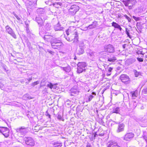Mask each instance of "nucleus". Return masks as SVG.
<instances>
[{
	"label": "nucleus",
	"instance_id": "nucleus-1",
	"mask_svg": "<svg viewBox=\"0 0 147 147\" xmlns=\"http://www.w3.org/2000/svg\"><path fill=\"white\" fill-rule=\"evenodd\" d=\"M51 44L52 47L56 49L58 47L61 46L63 43L59 38L53 37L51 40Z\"/></svg>",
	"mask_w": 147,
	"mask_h": 147
},
{
	"label": "nucleus",
	"instance_id": "nucleus-2",
	"mask_svg": "<svg viewBox=\"0 0 147 147\" xmlns=\"http://www.w3.org/2000/svg\"><path fill=\"white\" fill-rule=\"evenodd\" d=\"M104 52L101 51L98 53H97L94 51L90 50L88 52H87L88 55L92 59V60L94 61L95 59H97L98 57V56L104 54Z\"/></svg>",
	"mask_w": 147,
	"mask_h": 147
},
{
	"label": "nucleus",
	"instance_id": "nucleus-3",
	"mask_svg": "<svg viewBox=\"0 0 147 147\" xmlns=\"http://www.w3.org/2000/svg\"><path fill=\"white\" fill-rule=\"evenodd\" d=\"M77 72L78 73H80L83 71H85V67L86 66V65L85 62H79L77 64Z\"/></svg>",
	"mask_w": 147,
	"mask_h": 147
},
{
	"label": "nucleus",
	"instance_id": "nucleus-4",
	"mask_svg": "<svg viewBox=\"0 0 147 147\" xmlns=\"http://www.w3.org/2000/svg\"><path fill=\"white\" fill-rule=\"evenodd\" d=\"M122 2L125 6H128L129 9H131L132 7L136 3V0H126L123 1Z\"/></svg>",
	"mask_w": 147,
	"mask_h": 147
},
{
	"label": "nucleus",
	"instance_id": "nucleus-5",
	"mask_svg": "<svg viewBox=\"0 0 147 147\" xmlns=\"http://www.w3.org/2000/svg\"><path fill=\"white\" fill-rule=\"evenodd\" d=\"M5 32L10 34L15 39L16 38V35L12 29L9 26L7 25L5 27Z\"/></svg>",
	"mask_w": 147,
	"mask_h": 147
},
{
	"label": "nucleus",
	"instance_id": "nucleus-6",
	"mask_svg": "<svg viewBox=\"0 0 147 147\" xmlns=\"http://www.w3.org/2000/svg\"><path fill=\"white\" fill-rule=\"evenodd\" d=\"M0 132L6 138L8 137L9 136V130L6 127H0Z\"/></svg>",
	"mask_w": 147,
	"mask_h": 147
},
{
	"label": "nucleus",
	"instance_id": "nucleus-7",
	"mask_svg": "<svg viewBox=\"0 0 147 147\" xmlns=\"http://www.w3.org/2000/svg\"><path fill=\"white\" fill-rule=\"evenodd\" d=\"M120 79L121 81L125 84H128L130 81V79L128 76L125 74H122L120 77Z\"/></svg>",
	"mask_w": 147,
	"mask_h": 147
},
{
	"label": "nucleus",
	"instance_id": "nucleus-8",
	"mask_svg": "<svg viewBox=\"0 0 147 147\" xmlns=\"http://www.w3.org/2000/svg\"><path fill=\"white\" fill-rule=\"evenodd\" d=\"M104 49L105 52L110 53H113L115 51L114 47L113 45L110 44L105 45Z\"/></svg>",
	"mask_w": 147,
	"mask_h": 147
},
{
	"label": "nucleus",
	"instance_id": "nucleus-9",
	"mask_svg": "<svg viewBox=\"0 0 147 147\" xmlns=\"http://www.w3.org/2000/svg\"><path fill=\"white\" fill-rule=\"evenodd\" d=\"M79 7L76 5H72L69 9V11L72 15L75 14L79 10Z\"/></svg>",
	"mask_w": 147,
	"mask_h": 147
},
{
	"label": "nucleus",
	"instance_id": "nucleus-10",
	"mask_svg": "<svg viewBox=\"0 0 147 147\" xmlns=\"http://www.w3.org/2000/svg\"><path fill=\"white\" fill-rule=\"evenodd\" d=\"M70 40L72 41L73 40V42L75 43H77L78 41V36L77 32H74V33L71 34L69 36Z\"/></svg>",
	"mask_w": 147,
	"mask_h": 147
},
{
	"label": "nucleus",
	"instance_id": "nucleus-11",
	"mask_svg": "<svg viewBox=\"0 0 147 147\" xmlns=\"http://www.w3.org/2000/svg\"><path fill=\"white\" fill-rule=\"evenodd\" d=\"M25 140L26 144L28 145L33 146L35 144L34 140L31 137L26 138L25 139Z\"/></svg>",
	"mask_w": 147,
	"mask_h": 147
},
{
	"label": "nucleus",
	"instance_id": "nucleus-12",
	"mask_svg": "<svg viewBox=\"0 0 147 147\" xmlns=\"http://www.w3.org/2000/svg\"><path fill=\"white\" fill-rule=\"evenodd\" d=\"M28 3V6L30 8H34L36 5L37 0H26Z\"/></svg>",
	"mask_w": 147,
	"mask_h": 147
},
{
	"label": "nucleus",
	"instance_id": "nucleus-13",
	"mask_svg": "<svg viewBox=\"0 0 147 147\" xmlns=\"http://www.w3.org/2000/svg\"><path fill=\"white\" fill-rule=\"evenodd\" d=\"M134 134L132 132L127 133L124 137V140L125 141H128L131 140L134 137Z\"/></svg>",
	"mask_w": 147,
	"mask_h": 147
},
{
	"label": "nucleus",
	"instance_id": "nucleus-14",
	"mask_svg": "<svg viewBox=\"0 0 147 147\" xmlns=\"http://www.w3.org/2000/svg\"><path fill=\"white\" fill-rule=\"evenodd\" d=\"M18 132L20 133L22 135H24L27 132L28 130L27 128L24 127H22L17 129Z\"/></svg>",
	"mask_w": 147,
	"mask_h": 147
},
{
	"label": "nucleus",
	"instance_id": "nucleus-15",
	"mask_svg": "<svg viewBox=\"0 0 147 147\" xmlns=\"http://www.w3.org/2000/svg\"><path fill=\"white\" fill-rule=\"evenodd\" d=\"M125 125L123 123H119L117 129L116 130V132L117 133H119L123 131L124 130Z\"/></svg>",
	"mask_w": 147,
	"mask_h": 147
},
{
	"label": "nucleus",
	"instance_id": "nucleus-16",
	"mask_svg": "<svg viewBox=\"0 0 147 147\" xmlns=\"http://www.w3.org/2000/svg\"><path fill=\"white\" fill-rule=\"evenodd\" d=\"M35 20L40 26H42L43 25L44 21L41 18L39 17H36Z\"/></svg>",
	"mask_w": 147,
	"mask_h": 147
},
{
	"label": "nucleus",
	"instance_id": "nucleus-17",
	"mask_svg": "<svg viewBox=\"0 0 147 147\" xmlns=\"http://www.w3.org/2000/svg\"><path fill=\"white\" fill-rule=\"evenodd\" d=\"M136 61V58L132 57L127 59L126 61V63L127 65H129L134 63Z\"/></svg>",
	"mask_w": 147,
	"mask_h": 147
},
{
	"label": "nucleus",
	"instance_id": "nucleus-18",
	"mask_svg": "<svg viewBox=\"0 0 147 147\" xmlns=\"http://www.w3.org/2000/svg\"><path fill=\"white\" fill-rule=\"evenodd\" d=\"M107 147H120L119 146L117 143L114 141L109 142L107 144Z\"/></svg>",
	"mask_w": 147,
	"mask_h": 147
},
{
	"label": "nucleus",
	"instance_id": "nucleus-19",
	"mask_svg": "<svg viewBox=\"0 0 147 147\" xmlns=\"http://www.w3.org/2000/svg\"><path fill=\"white\" fill-rule=\"evenodd\" d=\"M54 28L55 31L63 30L64 28L63 27L61 26L59 22L54 26Z\"/></svg>",
	"mask_w": 147,
	"mask_h": 147
},
{
	"label": "nucleus",
	"instance_id": "nucleus-20",
	"mask_svg": "<svg viewBox=\"0 0 147 147\" xmlns=\"http://www.w3.org/2000/svg\"><path fill=\"white\" fill-rule=\"evenodd\" d=\"M97 22L96 21H95L93 22L92 24L89 25L87 27V29H92L96 27L97 26Z\"/></svg>",
	"mask_w": 147,
	"mask_h": 147
},
{
	"label": "nucleus",
	"instance_id": "nucleus-21",
	"mask_svg": "<svg viewBox=\"0 0 147 147\" xmlns=\"http://www.w3.org/2000/svg\"><path fill=\"white\" fill-rule=\"evenodd\" d=\"M70 95L71 96H74L75 95H78L79 91L76 89H71L70 90Z\"/></svg>",
	"mask_w": 147,
	"mask_h": 147
},
{
	"label": "nucleus",
	"instance_id": "nucleus-22",
	"mask_svg": "<svg viewBox=\"0 0 147 147\" xmlns=\"http://www.w3.org/2000/svg\"><path fill=\"white\" fill-rule=\"evenodd\" d=\"M112 113L119 114L120 112V108L119 107H114L112 108Z\"/></svg>",
	"mask_w": 147,
	"mask_h": 147
},
{
	"label": "nucleus",
	"instance_id": "nucleus-23",
	"mask_svg": "<svg viewBox=\"0 0 147 147\" xmlns=\"http://www.w3.org/2000/svg\"><path fill=\"white\" fill-rule=\"evenodd\" d=\"M112 25L115 28L118 29L121 31L122 30V28L120 26L115 22H113L112 23Z\"/></svg>",
	"mask_w": 147,
	"mask_h": 147
},
{
	"label": "nucleus",
	"instance_id": "nucleus-24",
	"mask_svg": "<svg viewBox=\"0 0 147 147\" xmlns=\"http://www.w3.org/2000/svg\"><path fill=\"white\" fill-rule=\"evenodd\" d=\"M107 61L111 62H114L117 60L116 57L114 56H111L110 57H107Z\"/></svg>",
	"mask_w": 147,
	"mask_h": 147
},
{
	"label": "nucleus",
	"instance_id": "nucleus-25",
	"mask_svg": "<svg viewBox=\"0 0 147 147\" xmlns=\"http://www.w3.org/2000/svg\"><path fill=\"white\" fill-rule=\"evenodd\" d=\"M84 49L83 48L80 47L76 51L77 54L80 55L84 53Z\"/></svg>",
	"mask_w": 147,
	"mask_h": 147
},
{
	"label": "nucleus",
	"instance_id": "nucleus-26",
	"mask_svg": "<svg viewBox=\"0 0 147 147\" xmlns=\"http://www.w3.org/2000/svg\"><path fill=\"white\" fill-rule=\"evenodd\" d=\"M52 144L54 147H61L62 146V143L59 141H57L53 143Z\"/></svg>",
	"mask_w": 147,
	"mask_h": 147
},
{
	"label": "nucleus",
	"instance_id": "nucleus-27",
	"mask_svg": "<svg viewBox=\"0 0 147 147\" xmlns=\"http://www.w3.org/2000/svg\"><path fill=\"white\" fill-rule=\"evenodd\" d=\"M53 37L52 36L50 35H45L44 37V38L45 40L46 41L48 42L50 41L51 42V38H52Z\"/></svg>",
	"mask_w": 147,
	"mask_h": 147
},
{
	"label": "nucleus",
	"instance_id": "nucleus-28",
	"mask_svg": "<svg viewBox=\"0 0 147 147\" xmlns=\"http://www.w3.org/2000/svg\"><path fill=\"white\" fill-rule=\"evenodd\" d=\"M61 68L63 70L66 72H69L71 71V68L69 66H67L65 67H61Z\"/></svg>",
	"mask_w": 147,
	"mask_h": 147
},
{
	"label": "nucleus",
	"instance_id": "nucleus-29",
	"mask_svg": "<svg viewBox=\"0 0 147 147\" xmlns=\"http://www.w3.org/2000/svg\"><path fill=\"white\" fill-rule=\"evenodd\" d=\"M79 47L83 48L84 49L86 48L85 44L84 41H82L80 42Z\"/></svg>",
	"mask_w": 147,
	"mask_h": 147
},
{
	"label": "nucleus",
	"instance_id": "nucleus-30",
	"mask_svg": "<svg viewBox=\"0 0 147 147\" xmlns=\"http://www.w3.org/2000/svg\"><path fill=\"white\" fill-rule=\"evenodd\" d=\"M142 136L143 139L147 143V133L146 132H144Z\"/></svg>",
	"mask_w": 147,
	"mask_h": 147
},
{
	"label": "nucleus",
	"instance_id": "nucleus-31",
	"mask_svg": "<svg viewBox=\"0 0 147 147\" xmlns=\"http://www.w3.org/2000/svg\"><path fill=\"white\" fill-rule=\"evenodd\" d=\"M23 97L24 98V99L26 100L30 99L33 98V97H31V96H30L29 95L27 94H25L24 96Z\"/></svg>",
	"mask_w": 147,
	"mask_h": 147
},
{
	"label": "nucleus",
	"instance_id": "nucleus-32",
	"mask_svg": "<svg viewBox=\"0 0 147 147\" xmlns=\"http://www.w3.org/2000/svg\"><path fill=\"white\" fill-rule=\"evenodd\" d=\"M134 74L136 77H138L139 75H140L141 73L140 72H138L136 70H134Z\"/></svg>",
	"mask_w": 147,
	"mask_h": 147
},
{
	"label": "nucleus",
	"instance_id": "nucleus-33",
	"mask_svg": "<svg viewBox=\"0 0 147 147\" xmlns=\"http://www.w3.org/2000/svg\"><path fill=\"white\" fill-rule=\"evenodd\" d=\"M131 94L132 97L133 99H135V98L137 97L136 94L134 92H131Z\"/></svg>",
	"mask_w": 147,
	"mask_h": 147
},
{
	"label": "nucleus",
	"instance_id": "nucleus-34",
	"mask_svg": "<svg viewBox=\"0 0 147 147\" xmlns=\"http://www.w3.org/2000/svg\"><path fill=\"white\" fill-rule=\"evenodd\" d=\"M124 17L128 20V22H131V19L128 17L125 14L123 16Z\"/></svg>",
	"mask_w": 147,
	"mask_h": 147
},
{
	"label": "nucleus",
	"instance_id": "nucleus-35",
	"mask_svg": "<svg viewBox=\"0 0 147 147\" xmlns=\"http://www.w3.org/2000/svg\"><path fill=\"white\" fill-rule=\"evenodd\" d=\"M132 18L136 21L140 20H141V18L140 17H137L134 16H132Z\"/></svg>",
	"mask_w": 147,
	"mask_h": 147
},
{
	"label": "nucleus",
	"instance_id": "nucleus-36",
	"mask_svg": "<svg viewBox=\"0 0 147 147\" xmlns=\"http://www.w3.org/2000/svg\"><path fill=\"white\" fill-rule=\"evenodd\" d=\"M53 84L52 83L49 82V84H47V86L48 88L52 89L53 88Z\"/></svg>",
	"mask_w": 147,
	"mask_h": 147
},
{
	"label": "nucleus",
	"instance_id": "nucleus-37",
	"mask_svg": "<svg viewBox=\"0 0 147 147\" xmlns=\"http://www.w3.org/2000/svg\"><path fill=\"white\" fill-rule=\"evenodd\" d=\"M129 30L127 28H126L125 32L128 36L130 38H131L130 35L129 34Z\"/></svg>",
	"mask_w": 147,
	"mask_h": 147
},
{
	"label": "nucleus",
	"instance_id": "nucleus-38",
	"mask_svg": "<svg viewBox=\"0 0 147 147\" xmlns=\"http://www.w3.org/2000/svg\"><path fill=\"white\" fill-rule=\"evenodd\" d=\"M136 26L138 28H140L142 24L140 22H138L136 24Z\"/></svg>",
	"mask_w": 147,
	"mask_h": 147
},
{
	"label": "nucleus",
	"instance_id": "nucleus-39",
	"mask_svg": "<svg viewBox=\"0 0 147 147\" xmlns=\"http://www.w3.org/2000/svg\"><path fill=\"white\" fill-rule=\"evenodd\" d=\"M142 92L144 94H147V88H144L142 91Z\"/></svg>",
	"mask_w": 147,
	"mask_h": 147
},
{
	"label": "nucleus",
	"instance_id": "nucleus-40",
	"mask_svg": "<svg viewBox=\"0 0 147 147\" xmlns=\"http://www.w3.org/2000/svg\"><path fill=\"white\" fill-rule=\"evenodd\" d=\"M94 96L92 95H90L88 97V100L89 102L93 98Z\"/></svg>",
	"mask_w": 147,
	"mask_h": 147
},
{
	"label": "nucleus",
	"instance_id": "nucleus-41",
	"mask_svg": "<svg viewBox=\"0 0 147 147\" xmlns=\"http://www.w3.org/2000/svg\"><path fill=\"white\" fill-rule=\"evenodd\" d=\"M4 70L7 72L8 71L7 66L5 65H3L2 66Z\"/></svg>",
	"mask_w": 147,
	"mask_h": 147
},
{
	"label": "nucleus",
	"instance_id": "nucleus-42",
	"mask_svg": "<svg viewBox=\"0 0 147 147\" xmlns=\"http://www.w3.org/2000/svg\"><path fill=\"white\" fill-rule=\"evenodd\" d=\"M57 118L58 119H59V120H62V121H63L64 120V119H62V117H61V115H60L59 114L58 116H57Z\"/></svg>",
	"mask_w": 147,
	"mask_h": 147
},
{
	"label": "nucleus",
	"instance_id": "nucleus-43",
	"mask_svg": "<svg viewBox=\"0 0 147 147\" xmlns=\"http://www.w3.org/2000/svg\"><path fill=\"white\" fill-rule=\"evenodd\" d=\"M65 39L68 41L69 42H71V40H70V38L69 37H67L66 36L65 37Z\"/></svg>",
	"mask_w": 147,
	"mask_h": 147
},
{
	"label": "nucleus",
	"instance_id": "nucleus-44",
	"mask_svg": "<svg viewBox=\"0 0 147 147\" xmlns=\"http://www.w3.org/2000/svg\"><path fill=\"white\" fill-rule=\"evenodd\" d=\"M47 52H49V53H50L51 54H52V55H53L54 53V52L51 51L50 50H47Z\"/></svg>",
	"mask_w": 147,
	"mask_h": 147
},
{
	"label": "nucleus",
	"instance_id": "nucleus-45",
	"mask_svg": "<svg viewBox=\"0 0 147 147\" xmlns=\"http://www.w3.org/2000/svg\"><path fill=\"white\" fill-rule=\"evenodd\" d=\"M138 61L139 62H143V59L142 58H137Z\"/></svg>",
	"mask_w": 147,
	"mask_h": 147
},
{
	"label": "nucleus",
	"instance_id": "nucleus-46",
	"mask_svg": "<svg viewBox=\"0 0 147 147\" xmlns=\"http://www.w3.org/2000/svg\"><path fill=\"white\" fill-rule=\"evenodd\" d=\"M14 16L18 20H20V18L16 14H15Z\"/></svg>",
	"mask_w": 147,
	"mask_h": 147
},
{
	"label": "nucleus",
	"instance_id": "nucleus-47",
	"mask_svg": "<svg viewBox=\"0 0 147 147\" xmlns=\"http://www.w3.org/2000/svg\"><path fill=\"white\" fill-rule=\"evenodd\" d=\"M113 69V68L111 67H109L108 69V72L109 73H110L111 72V71H112V70Z\"/></svg>",
	"mask_w": 147,
	"mask_h": 147
},
{
	"label": "nucleus",
	"instance_id": "nucleus-48",
	"mask_svg": "<svg viewBox=\"0 0 147 147\" xmlns=\"http://www.w3.org/2000/svg\"><path fill=\"white\" fill-rule=\"evenodd\" d=\"M100 122L102 125L105 123L104 122L102 119L100 121Z\"/></svg>",
	"mask_w": 147,
	"mask_h": 147
},
{
	"label": "nucleus",
	"instance_id": "nucleus-49",
	"mask_svg": "<svg viewBox=\"0 0 147 147\" xmlns=\"http://www.w3.org/2000/svg\"><path fill=\"white\" fill-rule=\"evenodd\" d=\"M46 115L47 116H48L49 118H51V115H50L47 112Z\"/></svg>",
	"mask_w": 147,
	"mask_h": 147
},
{
	"label": "nucleus",
	"instance_id": "nucleus-50",
	"mask_svg": "<svg viewBox=\"0 0 147 147\" xmlns=\"http://www.w3.org/2000/svg\"><path fill=\"white\" fill-rule=\"evenodd\" d=\"M56 86L55 85L53 84V89H56Z\"/></svg>",
	"mask_w": 147,
	"mask_h": 147
},
{
	"label": "nucleus",
	"instance_id": "nucleus-51",
	"mask_svg": "<svg viewBox=\"0 0 147 147\" xmlns=\"http://www.w3.org/2000/svg\"><path fill=\"white\" fill-rule=\"evenodd\" d=\"M66 34H67V36H68L69 35V32H68V30H66Z\"/></svg>",
	"mask_w": 147,
	"mask_h": 147
},
{
	"label": "nucleus",
	"instance_id": "nucleus-52",
	"mask_svg": "<svg viewBox=\"0 0 147 147\" xmlns=\"http://www.w3.org/2000/svg\"><path fill=\"white\" fill-rule=\"evenodd\" d=\"M126 45V44H124L123 45L122 47L123 49H124L125 48Z\"/></svg>",
	"mask_w": 147,
	"mask_h": 147
},
{
	"label": "nucleus",
	"instance_id": "nucleus-53",
	"mask_svg": "<svg viewBox=\"0 0 147 147\" xmlns=\"http://www.w3.org/2000/svg\"><path fill=\"white\" fill-rule=\"evenodd\" d=\"M92 95H94V96L96 95V93L94 92H92Z\"/></svg>",
	"mask_w": 147,
	"mask_h": 147
},
{
	"label": "nucleus",
	"instance_id": "nucleus-54",
	"mask_svg": "<svg viewBox=\"0 0 147 147\" xmlns=\"http://www.w3.org/2000/svg\"><path fill=\"white\" fill-rule=\"evenodd\" d=\"M38 84V83H37V82H34L33 83V84H34V85H36L37 84Z\"/></svg>",
	"mask_w": 147,
	"mask_h": 147
},
{
	"label": "nucleus",
	"instance_id": "nucleus-55",
	"mask_svg": "<svg viewBox=\"0 0 147 147\" xmlns=\"http://www.w3.org/2000/svg\"><path fill=\"white\" fill-rule=\"evenodd\" d=\"M27 79L28 80V81L29 82L32 80V78H29L28 79Z\"/></svg>",
	"mask_w": 147,
	"mask_h": 147
},
{
	"label": "nucleus",
	"instance_id": "nucleus-56",
	"mask_svg": "<svg viewBox=\"0 0 147 147\" xmlns=\"http://www.w3.org/2000/svg\"><path fill=\"white\" fill-rule=\"evenodd\" d=\"M110 75H111V74L107 73V74H106V75H107V76H110Z\"/></svg>",
	"mask_w": 147,
	"mask_h": 147
},
{
	"label": "nucleus",
	"instance_id": "nucleus-57",
	"mask_svg": "<svg viewBox=\"0 0 147 147\" xmlns=\"http://www.w3.org/2000/svg\"><path fill=\"white\" fill-rule=\"evenodd\" d=\"M57 4L60 5H61V3H58Z\"/></svg>",
	"mask_w": 147,
	"mask_h": 147
},
{
	"label": "nucleus",
	"instance_id": "nucleus-58",
	"mask_svg": "<svg viewBox=\"0 0 147 147\" xmlns=\"http://www.w3.org/2000/svg\"><path fill=\"white\" fill-rule=\"evenodd\" d=\"M144 57L145 58H147V55H145Z\"/></svg>",
	"mask_w": 147,
	"mask_h": 147
},
{
	"label": "nucleus",
	"instance_id": "nucleus-59",
	"mask_svg": "<svg viewBox=\"0 0 147 147\" xmlns=\"http://www.w3.org/2000/svg\"><path fill=\"white\" fill-rule=\"evenodd\" d=\"M96 134H95L94 135V137H95L96 136Z\"/></svg>",
	"mask_w": 147,
	"mask_h": 147
},
{
	"label": "nucleus",
	"instance_id": "nucleus-60",
	"mask_svg": "<svg viewBox=\"0 0 147 147\" xmlns=\"http://www.w3.org/2000/svg\"><path fill=\"white\" fill-rule=\"evenodd\" d=\"M1 142H0V147H1Z\"/></svg>",
	"mask_w": 147,
	"mask_h": 147
},
{
	"label": "nucleus",
	"instance_id": "nucleus-61",
	"mask_svg": "<svg viewBox=\"0 0 147 147\" xmlns=\"http://www.w3.org/2000/svg\"><path fill=\"white\" fill-rule=\"evenodd\" d=\"M74 59H76V57L75 56V57L74 58Z\"/></svg>",
	"mask_w": 147,
	"mask_h": 147
},
{
	"label": "nucleus",
	"instance_id": "nucleus-62",
	"mask_svg": "<svg viewBox=\"0 0 147 147\" xmlns=\"http://www.w3.org/2000/svg\"><path fill=\"white\" fill-rule=\"evenodd\" d=\"M90 90H88V92Z\"/></svg>",
	"mask_w": 147,
	"mask_h": 147
},
{
	"label": "nucleus",
	"instance_id": "nucleus-63",
	"mask_svg": "<svg viewBox=\"0 0 147 147\" xmlns=\"http://www.w3.org/2000/svg\"><path fill=\"white\" fill-rule=\"evenodd\" d=\"M134 103H136V102H134Z\"/></svg>",
	"mask_w": 147,
	"mask_h": 147
},
{
	"label": "nucleus",
	"instance_id": "nucleus-64",
	"mask_svg": "<svg viewBox=\"0 0 147 147\" xmlns=\"http://www.w3.org/2000/svg\"><path fill=\"white\" fill-rule=\"evenodd\" d=\"M27 32H28V31L27 30Z\"/></svg>",
	"mask_w": 147,
	"mask_h": 147
}]
</instances>
